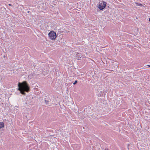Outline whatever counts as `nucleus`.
Returning a JSON list of instances; mask_svg holds the SVG:
<instances>
[{
  "mask_svg": "<svg viewBox=\"0 0 150 150\" xmlns=\"http://www.w3.org/2000/svg\"><path fill=\"white\" fill-rule=\"evenodd\" d=\"M4 127V123L3 122H0V129Z\"/></svg>",
  "mask_w": 150,
  "mask_h": 150,
  "instance_id": "nucleus-5",
  "label": "nucleus"
},
{
  "mask_svg": "<svg viewBox=\"0 0 150 150\" xmlns=\"http://www.w3.org/2000/svg\"><path fill=\"white\" fill-rule=\"evenodd\" d=\"M30 11H28V13H30Z\"/></svg>",
  "mask_w": 150,
  "mask_h": 150,
  "instance_id": "nucleus-12",
  "label": "nucleus"
},
{
  "mask_svg": "<svg viewBox=\"0 0 150 150\" xmlns=\"http://www.w3.org/2000/svg\"><path fill=\"white\" fill-rule=\"evenodd\" d=\"M77 82H78V81H77V80H76L73 83V84L74 85H75L76 84Z\"/></svg>",
  "mask_w": 150,
  "mask_h": 150,
  "instance_id": "nucleus-6",
  "label": "nucleus"
},
{
  "mask_svg": "<svg viewBox=\"0 0 150 150\" xmlns=\"http://www.w3.org/2000/svg\"><path fill=\"white\" fill-rule=\"evenodd\" d=\"M76 56L78 58V59L80 60L81 59L82 56L81 53H78L76 54Z\"/></svg>",
  "mask_w": 150,
  "mask_h": 150,
  "instance_id": "nucleus-4",
  "label": "nucleus"
},
{
  "mask_svg": "<svg viewBox=\"0 0 150 150\" xmlns=\"http://www.w3.org/2000/svg\"><path fill=\"white\" fill-rule=\"evenodd\" d=\"M107 3L103 1L99 2L98 5V8L100 10H103L106 6Z\"/></svg>",
  "mask_w": 150,
  "mask_h": 150,
  "instance_id": "nucleus-2",
  "label": "nucleus"
},
{
  "mask_svg": "<svg viewBox=\"0 0 150 150\" xmlns=\"http://www.w3.org/2000/svg\"><path fill=\"white\" fill-rule=\"evenodd\" d=\"M136 4H137L138 6H142V4H138L137 3H135Z\"/></svg>",
  "mask_w": 150,
  "mask_h": 150,
  "instance_id": "nucleus-7",
  "label": "nucleus"
},
{
  "mask_svg": "<svg viewBox=\"0 0 150 150\" xmlns=\"http://www.w3.org/2000/svg\"><path fill=\"white\" fill-rule=\"evenodd\" d=\"M8 5L10 6H12V4H8Z\"/></svg>",
  "mask_w": 150,
  "mask_h": 150,
  "instance_id": "nucleus-9",
  "label": "nucleus"
},
{
  "mask_svg": "<svg viewBox=\"0 0 150 150\" xmlns=\"http://www.w3.org/2000/svg\"><path fill=\"white\" fill-rule=\"evenodd\" d=\"M50 38L52 40H54L57 37L56 34L54 31H51L48 34Z\"/></svg>",
  "mask_w": 150,
  "mask_h": 150,
  "instance_id": "nucleus-3",
  "label": "nucleus"
},
{
  "mask_svg": "<svg viewBox=\"0 0 150 150\" xmlns=\"http://www.w3.org/2000/svg\"><path fill=\"white\" fill-rule=\"evenodd\" d=\"M149 21L150 22V18H149Z\"/></svg>",
  "mask_w": 150,
  "mask_h": 150,
  "instance_id": "nucleus-11",
  "label": "nucleus"
},
{
  "mask_svg": "<svg viewBox=\"0 0 150 150\" xmlns=\"http://www.w3.org/2000/svg\"><path fill=\"white\" fill-rule=\"evenodd\" d=\"M45 102L46 104H47L48 103L49 101L47 100H45Z\"/></svg>",
  "mask_w": 150,
  "mask_h": 150,
  "instance_id": "nucleus-8",
  "label": "nucleus"
},
{
  "mask_svg": "<svg viewBox=\"0 0 150 150\" xmlns=\"http://www.w3.org/2000/svg\"><path fill=\"white\" fill-rule=\"evenodd\" d=\"M18 86V90L22 95H25L26 92H28L30 91L29 85L26 81H24L22 82H19Z\"/></svg>",
  "mask_w": 150,
  "mask_h": 150,
  "instance_id": "nucleus-1",
  "label": "nucleus"
},
{
  "mask_svg": "<svg viewBox=\"0 0 150 150\" xmlns=\"http://www.w3.org/2000/svg\"><path fill=\"white\" fill-rule=\"evenodd\" d=\"M105 150H109L108 149V148H105Z\"/></svg>",
  "mask_w": 150,
  "mask_h": 150,
  "instance_id": "nucleus-10",
  "label": "nucleus"
},
{
  "mask_svg": "<svg viewBox=\"0 0 150 150\" xmlns=\"http://www.w3.org/2000/svg\"><path fill=\"white\" fill-rule=\"evenodd\" d=\"M148 66H149V67H150V65H147Z\"/></svg>",
  "mask_w": 150,
  "mask_h": 150,
  "instance_id": "nucleus-13",
  "label": "nucleus"
},
{
  "mask_svg": "<svg viewBox=\"0 0 150 150\" xmlns=\"http://www.w3.org/2000/svg\"><path fill=\"white\" fill-rule=\"evenodd\" d=\"M102 92V91H100V92H101H101Z\"/></svg>",
  "mask_w": 150,
  "mask_h": 150,
  "instance_id": "nucleus-14",
  "label": "nucleus"
}]
</instances>
